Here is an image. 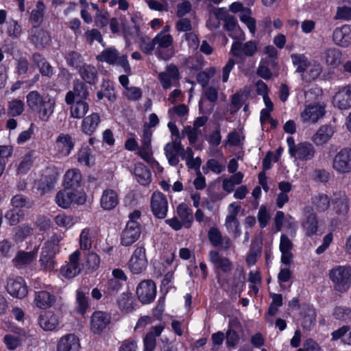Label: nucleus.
<instances>
[{
	"instance_id": "f257e3e1",
	"label": "nucleus",
	"mask_w": 351,
	"mask_h": 351,
	"mask_svg": "<svg viewBox=\"0 0 351 351\" xmlns=\"http://www.w3.org/2000/svg\"><path fill=\"white\" fill-rule=\"evenodd\" d=\"M28 108L37 113L43 121H47L53 114L56 106V100L49 95H42L38 91H30L26 96Z\"/></svg>"
},
{
	"instance_id": "f03ea898",
	"label": "nucleus",
	"mask_w": 351,
	"mask_h": 351,
	"mask_svg": "<svg viewBox=\"0 0 351 351\" xmlns=\"http://www.w3.org/2000/svg\"><path fill=\"white\" fill-rule=\"evenodd\" d=\"M328 277L335 290L340 293L346 292L351 286V267L337 265L329 270Z\"/></svg>"
},
{
	"instance_id": "7ed1b4c3",
	"label": "nucleus",
	"mask_w": 351,
	"mask_h": 351,
	"mask_svg": "<svg viewBox=\"0 0 351 351\" xmlns=\"http://www.w3.org/2000/svg\"><path fill=\"white\" fill-rule=\"evenodd\" d=\"M62 239L60 234H53L42 247L39 263L45 269H52L56 265L54 257L59 249V243Z\"/></svg>"
},
{
	"instance_id": "20e7f679",
	"label": "nucleus",
	"mask_w": 351,
	"mask_h": 351,
	"mask_svg": "<svg viewBox=\"0 0 351 351\" xmlns=\"http://www.w3.org/2000/svg\"><path fill=\"white\" fill-rule=\"evenodd\" d=\"M154 41L156 46L154 54L158 60L167 61L174 56L175 48L171 35L162 31L154 38Z\"/></svg>"
},
{
	"instance_id": "39448f33",
	"label": "nucleus",
	"mask_w": 351,
	"mask_h": 351,
	"mask_svg": "<svg viewBox=\"0 0 351 351\" xmlns=\"http://www.w3.org/2000/svg\"><path fill=\"white\" fill-rule=\"evenodd\" d=\"M86 195L82 190H71L65 188L56 196V202L61 208H67L72 204L82 205L86 202Z\"/></svg>"
},
{
	"instance_id": "423d86ee",
	"label": "nucleus",
	"mask_w": 351,
	"mask_h": 351,
	"mask_svg": "<svg viewBox=\"0 0 351 351\" xmlns=\"http://www.w3.org/2000/svg\"><path fill=\"white\" fill-rule=\"evenodd\" d=\"M289 153L291 157L300 160H310L315 154L314 146L308 142L295 143L293 137H288L287 139Z\"/></svg>"
},
{
	"instance_id": "0eeeda50",
	"label": "nucleus",
	"mask_w": 351,
	"mask_h": 351,
	"mask_svg": "<svg viewBox=\"0 0 351 351\" xmlns=\"http://www.w3.org/2000/svg\"><path fill=\"white\" fill-rule=\"evenodd\" d=\"M331 167L338 174L345 175L351 173V148H341L333 157Z\"/></svg>"
},
{
	"instance_id": "6e6552de",
	"label": "nucleus",
	"mask_w": 351,
	"mask_h": 351,
	"mask_svg": "<svg viewBox=\"0 0 351 351\" xmlns=\"http://www.w3.org/2000/svg\"><path fill=\"white\" fill-rule=\"evenodd\" d=\"M219 86L209 85L203 88L202 97L199 101V108L203 114H210L219 97Z\"/></svg>"
},
{
	"instance_id": "1a4fd4ad",
	"label": "nucleus",
	"mask_w": 351,
	"mask_h": 351,
	"mask_svg": "<svg viewBox=\"0 0 351 351\" xmlns=\"http://www.w3.org/2000/svg\"><path fill=\"white\" fill-rule=\"evenodd\" d=\"M99 62H106L109 64H119L122 66L125 71L130 69L127 56H119V51L114 47H108L104 49L96 56Z\"/></svg>"
},
{
	"instance_id": "9d476101",
	"label": "nucleus",
	"mask_w": 351,
	"mask_h": 351,
	"mask_svg": "<svg viewBox=\"0 0 351 351\" xmlns=\"http://www.w3.org/2000/svg\"><path fill=\"white\" fill-rule=\"evenodd\" d=\"M80 257L81 252L79 250H75L69 255V261L60 269L63 276L72 278L81 272L83 267L82 263H80Z\"/></svg>"
},
{
	"instance_id": "9b49d317",
	"label": "nucleus",
	"mask_w": 351,
	"mask_h": 351,
	"mask_svg": "<svg viewBox=\"0 0 351 351\" xmlns=\"http://www.w3.org/2000/svg\"><path fill=\"white\" fill-rule=\"evenodd\" d=\"M129 269L134 274H138L143 271L147 266L145 248L143 246L137 247L130 259Z\"/></svg>"
},
{
	"instance_id": "f8f14e48",
	"label": "nucleus",
	"mask_w": 351,
	"mask_h": 351,
	"mask_svg": "<svg viewBox=\"0 0 351 351\" xmlns=\"http://www.w3.org/2000/svg\"><path fill=\"white\" fill-rule=\"evenodd\" d=\"M240 208L241 207L237 203H231L228 206V214L225 220V226L227 230L230 233L233 234L235 238H238L241 235L239 222L237 218Z\"/></svg>"
},
{
	"instance_id": "ddd939ff",
	"label": "nucleus",
	"mask_w": 351,
	"mask_h": 351,
	"mask_svg": "<svg viewBox=\"0 0 351 351\" xmlns=\"http://www.w3.org/2000/svg\"><path fill=\"white\" fill-rule=\"evenodd\" d=\"M156 294V287L151 280L141 282L136 287V295L143 304H149L154 301Z\"/></svg>"
},
{
	"instance_id": "4468645a",
	"label": "nucleus",
	"mask_w": 351,
	"mask_h": 351,
	"mask_svg": "<svg viewBox=\"0 0 351 351\" xmlns=\"http://www.w3.org/2000/svg\"><path fill=\"white\" fill-rule=\"evenodd\" d=\"M141 234L140 223L128 221L121 234V243L124 246H130L135 243Z\"/></svg>"
},
{
	"instance_id": "2eb2a0df",
	"label": "nucleus",
	"mask_w": 351,
	"mask_h": 351,
	"mask_svg": "<svg viewBox=\"0 0 351 351\" xmlns=\"http://www.w3.org/2000/svg\"><path fill=\"white\" fill-rule=\"evenodd\" d=\"M151 208L156 217L165 219L168 211V202L165 195L160 192H154L152 195Z\"/></svg>"
},
{
	"instance_id": "dca6fc26",
	"label": "nucleus",
	"mask_w": 351,
	"mask_h": 351,
	"mask_svg": "<svg viewBox=\"0 0 351 351\" xmlns=\"http://www.w3.org/2000/svg\"><path fill=\"white\" fill-rule=\"evenodd\" d=\"M326 113L325 105L313 104L307 106L300 114V118L304 123H316Z\"/></svg>"
},
{
	"instance_id": "f3484780",
	"label": "nucleus",
	"mask_w": 351,
	"mask_h": 351,
	"mask_svg": "<svg viewBox=\"0 0 351 351\" xmlns=\"http://www.w3.org/2000/svg\"><path fill=\"white\" fill-rule=\"evenodd\" d=\"M111 317L104 311H95L90 317V328L92 332L101 334L110 324Z\"/></svg>"
},
{
	"instance_id": "a211bd4d",
	"label": "nucleus",
	"mask_w": 351,
	"mask_h": 351,
	"mask_svg": "<svg viewBox=\"0 0 351 351\" xmlns=\"http://www.w3.org/2000/svg\"><path fill=\"white\" fill-rule=\"evenodd\" d=\"M158 78L164 89L171 88L174 82L178 81L180 78V73L177 66L173 64L167 65L165 71L158 74Z\"/></svg>"
},
{
	"instance_id": "6ab92c4d",
	"label": "nucleus",
	"mask_w": 351,
	"mask_h": 351,
	"mask_svg": "<svg viewBox=\"0 0 351 351\" xmlns=\"http://www.w3.org/2000/svg\"><path fill=\"white\" fill-rule=\"evenodd\" d=\"M183 151L184 147L182 145L181 141L178 139L173 140L167 143L164 147L165 156L168 162L171 166L178 165L180 162L179 157L180 156L182 158Z\"/></svg>"
},
{
	"instance_id": "aec40b11",
	"label": "nucleus",
	"mask_w": 351,
	"mask_h": 351,
	"mask_svg": "<svg viewBox=\"0 0 351 351\" xmlns=\"http://www.w3.org/2000/svg\"><path fill=\"white\" fill-rule=\"evenodd\" d=\"M332 104L340 110L351 108V84L339 88L333 96Z\"/></svg>"
},
{
	"instance_id": "412c9836",
	"label": "nucleus",
	"mask_w": 351,
	"mask_h": 351,
	"mask_svg": "<svg viewBox=\"0 0 351 351\" xmlns=\"http://www.w3.org/2000/svg\"><path fill=\"white\" fill-rule=\"evenodd\" d=\"M332 210L338 215H346L350 209V200L345 192L339 191L333 195Z\"/></svg>"
},
{
	"instance_id": "4be33fe9",
	"label": "nucleus",
	"mask_w": 351,
	"mask_h": 351,
	"mask_svg": "<svg viewBox=\"0 0 351 351\" xmlns=\"http://www.w3.org/2000/svg\"><path fill=\"white\" fill-rule=\"evenodd\" d=\"M88 91L85 84L82 82L76 81L74 82L73 90L69 91L65 97V102L71 105L74 101L84 100L85 101L88 97Z\"/></svg>"
},
{
	"instance_id": "5701e85b",
	"label": "nucleus",
	"mask_w": 351,
	"mask_h": 351,
	"mask_svg": "<svg viewBox=\"0 0 351 351\" xmlns=\"http://www.w3.org/2000/svg\"><path fill=\"white\" fill-rule=\"evenodd\" d=\"M335 43L341 47H347L351 44V25H343L335 29L332 33Z\"/></svg>"
},
{
	"instance_id": "b1692460",
	"label": "nucleus",
	"mask_w": 351,
	"mask_h": 351,
	"mask_svg": "<svg viewBox=\"0 0 351 351\" xmlns=\"http://www.w3.org/2000/svg\"><path fill=\"white\" fill-rule=\"evenodd\" d=\"M152 133L149 129H145L141 140V146L138 150V155L145 161L151 162L153 160L151 146Z\"/></svg>"
},
{
	"instance_id": "393cba45",
	"label": "nucleus",
	"mask_w": 351,
	"mask_h": 351,
	"mask_svg": "<svg viewBox=\"0 0 351 351\" xmlns=\"http://www.w3.org/2000/svg\"><path fill=\"white\" fill-rule=\"evenodd\" d=\"M293 247V244L287 235L282 234L280 238L279 250L281 252V262L286 265H289L293 257L291 250Z\"/></svg>"
},
{
	"instance_id": "a878e982",
	"label": "nucleus",
	"mask_w": 351,
	"mask_h": 351,
	"mask_svg": "<svg viewBox=\"0 0 351 351\" xmlns=\"http://www.w3.org/2000/svg\"><path fill=\"white\" fill-rule=\"evenodd\" d=\"M6 288L8 292L16 298H24L27 293V287L22 278H10Z\"/></svg>"
},
{
	"instance_id": "bb28decb",
	"label": "nucleus",
	"mask_w": 351,
	"mask_h": 351,
	"mask_svg": "<svg viewBox=\"0 0 351 351\" xmlns=\"http://www.w3.org/2000/svg\"><path fill=\"white\" fill-rule=\"evenodd\" d=\"M80 348V340L74 334L62 336L57 343V351H79Z\"/></svg>"
},
{
	"instance_id": "cd10ccee",
	"label": "nucleus",
	"mask_w": 351,
	"mask_h": 351,
	"mask_svg": "<svg viewBox=\"0 0 351 351\" xmlns=\"http://www.w3.org/2000/svg\"><path fill=\"white\" fill-rule=\"evenodd\" d=\"M56 302V297L46 291H38L34 293V303L39 308L47 309Z\"/></svg>"
},
{
	"instance_id": "c85d7f7f",
	"label": "nucleus",
	"mask_w": 351,
	"mask_h": 351,
	"mask_svg": "<svg viewBox=\"0 0 351 351\" xmlns=\"http://www.w3.org/2000/svg\"><path fill=\"white\" fill-rule=\"evenodd\" d=\"M74 143L69 134H60L56 141V148L63 156H68L73 149Z\"/></svg>"
},
{
	"instance_id": "c756f323",
	"label": "nucleus",
	"mask_w": 351,
	"mask_h": 351,
	"mask_svg": "<svg viewBox=\"0 0 351 351\" xmlns=\"http://www.w3.org/2000/svg\"><path fill=\"white\" fill-rule=\"evenodd\" d=\"M29 38L37 47H45L50 42L48 32L39 26H32L29 32Z\"/></svg>"
},
{
	"instance_id": "7c9ffc66",
	"label": "nucleus",
	"mask_w": 351,
	"mask_h": 351,
	"mask_svg": "<svg viewBox=\"0 0 351 351\" xmlns=\"http://www.w3.org/2000/svg\"><path fill=\"white\" fill-rule=\"evenodd\" d=\"M302 226L306 236L311 237L317 234L318 219L316 214L308 208H306V217Z\"/></svg>"
},
{
	"instance_id": "2f4dec72",
	"label": "nucleus",
	"mask_w": 351,
	"mask_h": 351,
	"mask_svg": "<svg viewBox=\"0 0 351 351\" xmlns=\"http://www.w3.org/2000/svg\"><path fill=\"white\" fill-rule=\"evenodd\" d=\"M82 179V174L79 169H69L64 176V185L66 189L78 190L77 188L81 186Z\"/></svg>"
},
{
	"instance_id": "473e14b6",
	"label": "nucleus",
	"mask_w": 351,
	"mask_h": 351,
	"mask_svg": "<svg viewBox=\"0 0 351 351\" xmlns=\"http://www.w3.org/2000/svg\"><path fill=\"white\" fill-rule=\"evenodd\" d=\"M164 330V326L158 325L151 328L143 339V351H154L156 346V339L159 337Z\"/></svg>"
},
{
	"instance_id": "72a5a7b5",
	"label": "nucleus",
	"mask_w": 351,
	"mask_h": 351,
	"mask_svg": "<svg viewBox=\"0 0 351 351\" xmlns=\"http://www.w3.org/2000/svg\"><path fill=\"white\" fill-rule=\"evenodd\" d=\"M209 258L216 269L220 270L224 273H228L231 271L232 263L230 260L221 256L218 252L210 251L209 253Z\"/></svg>"
},
{
	"instance_id": "f704fd0d",
	"label": "nucleus",
	"mask_w": 351,
	"mask_h": 351,
	"mask_svg": "<svg viewBox=\"0 0 351 351\" xmlns=\"http://www.w3.org/2000/svg\"><path fill=\"white\" fill-rule=\"evenodd\" d=\"M119 203L117 192L112 189L104 190L100 199V205L104 210H110Z\"/></svg>"
},
{
	"instance_id": "c9c22d12",
	"label": "nucleus",
	"mask_w": 351,
	"mask_h": 351,
	"mask_svg": "<svg viewBox=\"0 0 351 351\" xmlns=\"http://www.w3.org/2000/svg\"><path fill=\"white\" fill-rule=\"evenodd\" d=\"M334 132L335 130L332 126L328 125H322L313 135L312 141L317 145H323L329 141Z\"/></svg>"
},
{
	"instance_id": "e433bc0d",
	"label": "nucleus",
	"mask_w": 351,
	"mask_h": 351,
	"mask_svg": "<svg viewBox=\"0 0 351 351\" xmlns=\"http://www.w3.org/2000/svg\"><path fill=\"white\" fill-rule=\"evenodd\" d=\"M101 122V119L97 113H92L90 115L84 118L82 123V130L87 135H92L99 124Z\"/></svg>"
},
{
	"instance_id": "4c0bfd02",
	"label": "nucleus",
	"mask_w": 351,
	"mask_h": 351,
	"mask_svg": "<svg viewBox=\"0 0 351 351\" xmlns=\"http://www.w3.org/2000/svg\"><path fill=\"white\" fill-rule=\"evenodd\" d=\"M223 22L224 29L228 32L230 37L237 40L244 39V34L237 25V20L233 16L228 17Z\"/></svg>"
},
{
	"instance_id": "58836bf2",
	"label": "nucleus",
	"mask_w": 351,
	"mask_h": 351,
	"mask_svg": "<svg viewBox=\"0 0 351 351\" xmlns=\"http://www.w3.org/2000/svg\"><path fill=\"white\" fill-rule=\"evenodd\" d=\"M39 324L45 331H51L59 324L58 317L52 312H47L39 317Z\"/></svg>"
},
{
	"instance_id": "ea45409f",
	"label": "nucleus",
	"mask_w": 351,
	"mask_h": 351,
	"mask_svg": "<svg viewBox=\"0 0 351 351\" xmlns=\"http://www.w3.org/2000/svg\"><path fill=\"white\" fill-rule=\"evenodd\" d=\"M341 52L338 49L332 47L326 49L322 56L323 60L332 67H337L341 62Z\"/></svg>"
},
{
	"instance_id": "a19ab883",
	"label": "nucleus",
	"mask_w": 351,
	"mask_h": 351,
	"mask_svg": "<svg viewBox=\"0 0 351 351\" xmlns=\"http://www.w3.org/2000/svg\"><path fill=\"white\" fill-rule=\"evenodd\" d=\"M178 217L180 218L185 228L191 227L193 221V212L191 208L185 203L180 204L176 208Z\"/></svg>"
},
{
	"instance_id": "79ce46f5",
	"label": "nucleus",
	"mask_w": 351,
	"mask_h": 351,
	"mask_svg": "<svg viewBox=\"0 0 351 351\" xmlns=\"http://www.w3.org/2000/svg\"><path fill=\"white\" fill-rule=\"evenodd\" d=\"M81 77L88 84L95 83L97 79V71L94 66L84 64L79 68Z\"/></svg>"
},
{
	"instance_id": "37998d69",
	"label": "nucleus",
	"mask_w": 351,
	"mask_h": 351,
	"mask_svg": "<svg viewBox=\"0 0 351 351\" xmlns=\"http://www.w3.org/2000/svg\"><path fill=\"white\" fill-rule=\"evenodd\" d=\"M117 304L121 311L125 313L132 312L135 306L134 298L130 293L121 294L117 300Z\"/></svg>"
},
{
	"instance_id": "c03bdc74",
	"label": "nucleus",
	"mask_w": 351,
	"mask_h": 351,
	"mask_svg": "<svg viewBox=\"0 0 351 351\" xmlns=\"http://www.w3.org/2000/svg\"><path fill=\"white\" fill-rule=\"evenodd\" d=\"M96 231L93 228H84L80 236V244L81 249L89 250L93 245V240L96 236Z\"/></svg>"
},
{
	"instance_id": "a18cd8bd",
	"label": "nucleus",
	"mask_w": 351,
	"mask_h": 351,
	"mask_svg": "<svg viewBox=\"0 0 351 351\" xmlns=\"http://www.w3.org/2000/svg\"><path fill=\"white\" fill-rule=\"evenodd\" d=\"M38 247L32 252L19 251L13 261L16 265H26L30 264L36 257Z\"/></svg>"
},
{
	"instance_id": "49530a36",
	"label": "nucleus",
	"mask_w": 351,
	"mask_h": 351,
	"mask_svg": "<svg viewBox=\"0 0 351 351\" xmlns=\"http://www.w3.org/2000/svg\"><path fill=\"white\" fill-rule=\"evenodd\" d=\"M34 229L29 225L23 223L12 230L13 239L16 242H22L33 234Z\"/></svg>"
},
{
	"instance_id": "de8ad7c7",
	"label": "nucleus",
	"mask_w": 351,
	"mask_h": 351,
	"mask_svg": "<svg viewBox=\"0 0 351 351\" xmlns=\"http://www.w3.org/2000/svg\"><path fill=\"white\" fill-rule=\"evenodd\" d=\"M71 115L75 119H81L84 117L89 109L88 104L84 100H77L71 104Z\"/></svg>"
},
{
	"instance_id": "09e8293b",
	"label": "nucleus",
	"mask_w": 351,
	"mask_h": 351,
	"mask_svg": "<svg viewBox=\"0 0 351 351\" xmlns=\"http://www.w3.org/2000/svg\"><path fill=\"white\" fill-rule=\"evenodd\" d=\"M312 204L318 212H325L330 205L329 197L324 193H319L312 197Z\"/></svg>"
},
{
	"instance_id": "8fccbe9b",
	"label": "nucleus",
	"mask_w": 351,
	"mask_h": 351,
	"mask_svg": "<svg viewBox=\"0 0 351 351\" xmlns=\"http://www.w3.org/2000/svg\"><path fill=\"white\" fill-rule=\"evenodd\" d=\"M99 256L95 253L88 252L85 255V261L82 263V267L88 272H93L99 268Z\"/></svg>"
},
{
	"instance_id": "3c124183",
	"label": "nucleus",
	"mask_w": 351,
	"mask_h": 351,
	"mask_svg": "<svg viewBox=\"0 0 351 351\" xmlns=\"http://www.w3.org/2000/svg\"><path fill=\"white\" fill-rule=\"evenodd\" d=\"M45 5L43 1H38L36 8L30 14V21L33 26L38 27L43 21Z\"/></svg>"
},
{
	"instance_id": "603ef678",
	"label": "nucleus",
	"mask_w": 351,
	"mask_h": 351,
	"mask_svg": "<svg viewBox=\"0 0 351 351\" xmlns=\"http://www.w3.org/2000/svg\"><path fill=\"white\" fill-rule=\"evenodd\" d=\"M134 174L137 181L142 185H147L151 182L150 171L142 164L138 165L134 169Z\"/></svg>"
},
{
	"instance_id": "864d4df0",
	"label": "nucleus",
	"mask_w": 351,
	"mask_h": 351,
	"mask_svg": "<svg viewBox=\"0 0 351 351\" xmlns=\"http://www.w3.org/2000/svg\"><path fill=\"white\" fill-rule=\"evenodd\" d=\"M261 254V245L257 241H253L251 243L250 252L246 257V263L249 266L254 265L258 257Z\"/></svg>"
},
{
	"instance_id": "5fc2aeb1",
	"label": "nucleus",
	"mask_w": 351,
	"mask_h": 351,
	"mask_svg": "<svg viewBox=\"0 0 351 351\" xmlns=\"http://www.w3.org/2000/svg\"><path fill=\"white\" fill-rule=\"evenodd\" d=\"M6 33L13 39L18 38L23 33L22 27L14 19H9L6 23Z\"/></svg>"
},
{
	"instance_id": "6e6d98bb",
	"label": "nucleus",
	"mask_w": 351,
	"mask_h": 351,
	"mask_svg": "<svg viewBox=\"0 0 351 351\" xmlns=\"http://www.w3.org/2000/svg\"><path fill=\"white\" fill-rule=\"evenodd\" d=\"M291 58L293 64L296 66L297 72H304L310 66L307 58L304 54L293 53Z\"/></svg>"
},
{
	"instance_id": "4d7b16f0",
	"label": "nucleus",
	"mask_w": 351,
	"mask_h": 351,
	"mask_svg": "<svg viewBox=\"0 0 351 351\" xmlns=\"http://www.w3.org/2000/svg\"><path fill=\"white\" fill-rule=\"evenodd\" d=\"M24 107L22 100L14 99L8 103V113L11 117L19 116L23 112Z\"/></svg>"
},
{
	"instance_id": "13d9d810",
	"label": "nucleus",
	"mask_w": 351,
	"mask_h": 351,
	"mask_svg": "<svg viewBox=\"0 0 351 351\" xmlns=\"http://www.w3.org/2000/svg\"><path fill=\"white\" fill-rule=\"evenodd\" d=\"M54 221L58 226L64 228H70L76 222L72 216L67 215L64 213H60L56 215L54 218Z\"/></svg>"
},
{
	"instance_id": "bf43d9fd",
	"label": "nucleus",
	"mask_w": 351,
	"mask_h": 351,
	"mask_svg": "<svg viewBox=\"0 0 351 351\" xmlns=\"http://www.w3.org/2000/svg\"><path fill=\"white\" fill-rule=\"evenodd\" d=\"M188 113L189 108L185 104H180L168 110V114L172 120H175L177 118L184 117Z\"/></svg>"
},
{
	"instance_id": "052dcab7",
	"label": "nucleus",
	"mask_w": 351,
	"mask_h": 351,
	"mask_svg": "<svg viewBox=\"0 0 351 351\" xmlns=\"http://www.w3.org/2000/svg\"><path fill=\"white\" fill-rule=\"evenodd\" d=\"M33 164L32 154L28 153L23 157L18 167V174L26 173L32 167Z\"/></svg>"
},
{
	"instance_id": "680f3d73",
	"label": "nucleus",
	"mask_w": 351,
	"mask_h": 351,
	"mask_svg": "<svg viewBox=\"0 0 351 351\" xmlns=\"http://www.w3.org/2000/svg\"><path fill=\"white\" fill-rule=\"evenodd\" d=\"M201 131L191 126H186L182 130V137L186 136L190 144L193 145L197 141V137L200 134Z\"/></svg>"
},
{
	"instance_id": "e2e57ef3",
	"label": "nucleus",
	"mask_w": 351,
	"mask_h": 351,
	"mask_svg": "<svg viewBox=\"0 0 351 351\" xmlns=\"http://www.w3.org/2000/svg\"><path fill=\"white\" fill-rule=\"evenodd\" d=\"M239 341V334L232 328V322L229 324V328L226 332V343L228 348H235Z\"/></svg>"
},
{
	"instance_id": "0e129e2a",
	"label": "nucleus",
	"mask_w": 351,
	"mask_h": 351,
	"mask_svg": "<svg viewBox=\"0 0 351 351\" xmlns=\"http://www.w3.org/2000/svg\"><path fill=\"white\" fill-rule=\"evenodd\" d=\"M76 302L77 305V311L81 314H84L88 308L89 304L87 297L80 290L77 291Z\"/></svg>"
},
{
	"instance_id": "69168bd1",
	"label": "nucleus",
	"mask_w": 351,
	"mask_h": 351,
	"mask_svg": "<svg viewBox=\"0 0 351 351\" xmlns=\"http://www.w3.org/2000/svg\"><path fill=\"white\" fill-rule=\"evenodd\" d=\"M240 20L246 25L250 32L254 34L256 32V21L250 16V10L247 8L240 14Z\"/></svg>"
},
{
	"instance_id": "338daca9",
	"label": "nucleus",
	"mask_w": 351,
	"mask_h": 351,
	"mask_svg": "<svg viewBox=\"0 0 351 351\" xmlns=\"http://www.w3.org/2000/svg\"><path fill=\"white\" fill-rule=\"evenodd\" d=\"M333 315L337 319L344 322L351 321V310L344 306H337L333 311Z\"/></svg>"
},
{
	"instance_id": "774afa93",
	"label": "nucleus",
	"mask_w": 351,
	"mask_h": 351,
	"mask_svg": "<svg viewBox=\"0 0 351 351\" xmlns=\"http://www.w3.org/2000/svg\"><path fill=\"white\" fill-rule=\"evenodd\" d=\"M10 226H14L20 222L23 217V213L21 210L11 209L5 215Z\"/></svg>"
}]
</instances>
